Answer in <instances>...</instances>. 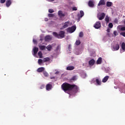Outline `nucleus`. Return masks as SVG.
Listing matches in <instances>:
<instances>
[{"label": "nucleus", "mask_w": 125, "mask_h": 125, "mask_svg": "<svg viewBox=\"0 0 125 125\" xmlns=\"http://www.w3.org/2000/svg\"><path fill=\"white\" fill-rule=\"evenodd\" d=\"M62 88L64 92L70 91V90H73L74 92H78V90H79L77 85L69 84L67 83H63L62 85Z\"/></svg>", "instance_id": "obj_1"}, {"label": "nucleus", "mask_w": 125, "mask_h": 125, "mask_svg": "<svg viewBox=\"0 0 125 125\" xmlns=\"http://www.w3.org/2000/svg\"><path fill=\"white\" fill-rule=\"evenodd\" d=\"M53 36L55 38H57V39H63V38H65V31H60L59 34L54 32H53Z\"/></svg>", "instance_id": "obj_2"}, {"label": "nucleus", "mask_w": 125, "mask_h": 125, "mask_svg": "<svg viewBox=\"0 0 125 125\" xmlns=\"http://www.w3.org/2000/svg\"><path fill=\"white\" fill-rule=\"evenodd\" d=\"M77 27L75 26H72L71 27H68L66 29L67 33H74L76 31Z\"/></svg>", "instance_id": "obj_3"}, {"label": "nucleus", "mask_w": 125, "mask_h": 125, "mask_svg": "<svg viewBox=\"0 0 125 125\" xmlns=\"http://www.w3.org/2000/svg\"><path fill=\"white\" fill-rule=\"evenodd\" d=\"M105 16H106V14L104 13H102L101 14H98L97 18L99 20H103L104 18H105Z\"/></svg>", "instance_id": "obj_4"}, {"label": "nucleus", "mask_w": 125, "mask_h": 125, "mask_svg": "<svg viewBox=\"0 0 125 125\" xmlns=\"http://www.w3.org/2000/svg\"><path fill=\"white\" fill-rule=\"evenodd\" d=\"M94 28L95 29H100V28H101V22L100 21H97L94 25Z\"/></svg>", "instance_id": "obj_5"}, {"label": "nucleus", "mask_w": 125, "mask_h": 125, "mask_svg": "<svg viewBox=\"0 0 125 125\" xmlns=\"http://www.w3.org/2000/svg\"><path fill=\"white\" fill-rule=\"evenodd\" d=\"M112 47L113 48V50L114 51H116L120 49V45L119 44V43H117L113 45Z\"/></svg>", "instance_id": "obj_6"}, {"label": "nucleus", "mask_w": 125, "mask_h": 125, "mask_svg": "<svg viewBox=\"0 0 125 125\" xmlns=\"http://www.w3.org/2000/svg\"><path fill=\"white\" fill-rule=\"evenodd\" d=\"M69 23V21L65 22L62 27L61 28V30H64V29H66V28H67Z\"/></svg>", "instance_id": "obj_7"}, {"label": "nucleus", "mask_w": 125, "mask_h": 125, "mask_svg": "<svg viewBox=\"0 0 125 125\" xmlns=\"http://www.w3.org/2000/svg\"><path fill=\"white\" fill-rule=\"evenodd\" d=\"M88 64L90 66H93L95 64V60L94 59H91L88 62Z\"/></svg>", "instance_id": "obj_8"}, {"label": "nucleus", "mask_w": 125, "mask_h": 125, "mask_svg": "<svg viewBox=\"0 0 125 125\" xmlns=\"http://www.w3.org/2000/svg\"><path fill=\"white\" fill-rule=\"evenodd\" d=\"M58 15L60 17V18H62V17H64L65 14H63V12L60 10L58 11Z\"/></svg>", "instance_id": "obj_9"}, {"label": "nucleus", "mask_w": 125, "mask_h": 125, "mask_svg": "<svg viewBox=\"0 0 125 125\" xmlns=\"http://www.w3.org/2000/svg\"><path fill=\"white\" fill-rule=\"evenodd\" d=\"M105 0H100L99 3L98 4V6H100V5H105Z\"/></svg>", "instance_id": "obj_10"}, {"label": "nucleus", "mask_w": 125, "mask_h": 125, "mask_svg": "<svg viewBox=\"0 0 125 125\" xmlns=\"http://www.w3.org/2000/svg\"><path fill=\"white\" fill-rule=\"evenodd\" d=\"M12 2L11 0H7L6 1V6L7 7H9L10 5H11Z\"/></svg>", "instance_id": "obj_11"}, {"label": "nucleus", "mask_w": 125, "mask_h": 125, "mask_svg": "<svg viewBox=\"0 0 125 125\" xmlns=\"http://www.w3.org/2000/svg\"><path fill=\"white\" fill-rule=\"evenodd\" d=\"M52 40V37L50 35H47L45 37V42H49V41H51Z\"/></svg>", "instance_id": "obj_12"}, {"label": "nucleus", "mask_w": 125, "mask_h": 125, "mask_svg": "<svg viewBox=\"0 0 125 125\" xmlns=\"http://www.w3.org/2000/svg\"><path fill=\"white\" fill-rule=\"evenodd\" d=\"M52 88V84H47L46 85V90H50Z\"/></svg>", "instance_id": "obj_13"}, {"label": "nucleus", "mask_w": 125, "mask_h": 125, "mask_svg": "<svg viewBox=\"0 0 125 125\" xmlns=\"http://www.w3.org/2000/svg\"><path fill=\"white\" fill-rule=\"evenodd\" d=\"M84 15V13L83 12V11H80V14H78V18H82Z\"/></svg>", "instance_id": "obj_14"}, {"label": "nucleus", "mask_w": 125, "mask_h": 125, "mask_svg": "<svg viewBox=\"0 0 125 125\" xmlns=\"http://www.w3.org/2000/svg\"><path fill=\"white\" fill-rule=\"evenodd\" d=\"M38 51H39V48L37 47H35L33 48V52H34L33 55H36V54L38 53Z\"/></svg>", "instance_id": "obj_15"}, {"label": "nucleus", "mask_w": 125, "mask_h": 125, "mask_svg": "<svg viewBox=\"0 0 125 125\" xmlns=\"http://www.w3.org/2000/svg\"><path fill=\"white\" fill-rule=\"evenodd\" d=\"M75 69V66H69L66 67V70L68 71H72Z\"/></svg>", "instance_id": "obj_16"}, {"label": "nucleus", "mask_w": 125, "mask_h": 125, "mask_svg": "<svg viewBox=\"0 0 125 125\" xmlns=\"http://www.w3.org/2000/svg\"><path fill=\"white\" fill-rule=\"evenodd\" d=\"M43 71H44V67H39L37 69V72L38 73H42V72H43Z\"/></svg>", "instance_id": "obj_17"}, {"label": "nucleus", "mask_w": 125, "mask_h": 125, "mask_svg": "<svg viewBox=\"0 0 125 125\" xmlns=\"http://www.w3.org/2000/svg\"><path fill=\"white\" fill-rule=\"evenodd\" d=\"M88 5L90 7H93V6H94V4L93 3V1L91 0H89L88 2Z\"/></svg>", "instance_id": "obj_18"}, {"label": "nucleus", "mask_w": 125, "mask_h": 125, "mask_svg": "<svg viewBox=\"0 0 125 125\" xmlns=\"http://www.w3.org/2000/svg\"><path fill=\"white\" fill-rule=\"evenodd\" d=\"M109 76H106L105 77H104V78L103 79L102 82L103 83H106V82H107V81H108V80H109Z\"/></svg>", "instance_id": "obj_19"}, {"label": "nucleus", "mask_w": 125, "mask_h": 125, "mask_svg": "<svg viewBox=\"0 0 125 125\" xmlns=\"http://www.w3.org/2000/svg\"><path fill=\"white\" fill-rule=\"evenodd\" d=\"M96 82L97 83V85H101V80L99 79H96Z\"/></svg>", "instance_id": "obj_20"}, {"label": "nucleus", "mask_w": 125, "mask_h": 125, "mask_svg": "<svg viewBox=\"0 0 125 125\" xmlns=\"http://www.w3.org/2000/svg\"><path fill=\"white\" fill-rule=\"evenodd\" d=\"M48 61H50V58L48 57L44 58L43 59V63H45V62H48Z\"/></svg>", "instance_id": "obj_21"}, {"label": "nucleus", "mask_w": 125, "mask_h": 125, "mask_svg": "<svg viewBox=\"0 0 125 125\" xmlns=\"http://www.w3.org/2000/svg\"><path fill=\"white\" fill-rule=\"evenodd\" d=\"M105 21L106 24H108V23H109V22L110 21V18H109V17H108V16H106V17L105 18Z\"/></svg>", "instance_id": "obj_22"}, {"label": "nucleus", "mask_w": 125, "mask_h": 125, "mask_svg": "<svg viewBox=\"0 0 125 125\" xmlns=\"http://www.w3.org/2000/svg\"><path fill=\"white\" fill-rule=\"evenodd\" d=\"M102 63V58L100 57L97 61V64H101Z\"/></svg>", "instance_id": "obj_23"}, {"label": "nucleus", "mask_w": 125, "mask_h": 125, "mask_svg": "<svg viewBox=\"0 0 125 125\" xmlns=\"http://www.w3.org/2000/svg\"><path fill=\"white\" fill-rule=\"evenodd\" d=\"M112 4L113 3L112 2L107 1L106 2V6H107V7H110V6H112Z\"/></svg>", "instance_id": "obj_24"}, {"label": "nucleus", "mask_w": 125, "mask_h": 125, "mask_svg": "<svg viewBox=\"0 0 125 125\" xmlns=\"http://www.w3.org/2000/svg\"><path fill=\"white\" fill-rule=\"evenodd\" d=\"M46 48L47 49V50H48V51H50V50H51V49H52V46H51V45L49 44L47 46Z\"/></svg>", "instance_id": "obj_25"}, {"label": "nucleus", "mask_w": 125, "mask_h": 125, "mask_svg": "<svg viewBox=\"0 0 125 125\" xmlns=\"http://www.w3.org/2000/svg\"><path fill=\"white\" fill-rule=\"evenodd\" d=\"M121 47L123 49V50H124V51H125V42H122V44H121Z\"/></svg>", "instance_id": "obj_26"}, {"label": "nucleus", "mask_w": 125, "mask_h": 125, "mask_svg": "<svg viewBox=\"0 0 125 125\" xmlns=\"http://www.w3.org/2000/svg\"><path fill=\"white\" fill-rule=\"evenodd\" d=\"M38 56H39L40 58H42V51H40L38 53Z\"/></svg>", "instance_id": "obj_27"}, {"label": "nucleus", "mask_w": 125, "mask_h": 125, "mask_svg": "<svg viewBox=\"0 0 125 125\" xmlns=\"http://www.w3.org/2000/svg\"><path fill=\"white\" fill-rule=\"evenodd\" d=\"M75 44L76 45H80L81 44V41L80 40H77Z\"/></svg>", "instance_id": "obj_28"}, {"label": "nucleus", "mask_w": 125, "mask_h": 125, "mask_svg": "<svg viewBox=\"0 0 125 125\" xmlns=\"http://www.w3.org/2000/svg\"><path fill=\"white\" fill-rule=\"evenodd\" d=\"M39 48L41 50H44V48H45V46L44 45L40 46Z\"/></svg>", "instance_id": "obj_29"}, {"label": "nucleus", "mask_w": 125, "mask_h": 125, "mask_svg": "<svg viewBox=\"0 0 125 125\" xmlns=\"http://www.w3.org/2000/svg\"><path fill=\"white\" fill-rule=\"evenodd\" d=\"M42 63H43V60L39 59L38 60V63L39 64V65H41Z\"/></svg>", "instance_id": "obj_30"}, {"label": "nucleus", "mask_w": 125, "mask_h": 125, "mask_svg": "<svg viewBox=\"0 0 125 125\" xmlns=\"http://www.w3.org/2000/svg\"><path fill=\"white\" fill-rule=\"evenodd\" d=\"M79 37H80V38H83V32H81L79 33Z\"/></svg>", "instance_id": "obj_31"}, {"label": "nucleus", "mask_w": 125, "mask_h": 125, "mask_svg": "<svg viewBox=\"0 0 125 125\" xmlns=\"http://www.w3.org/2000/svg\"><path fill=\"white\" fill-rule=\"evenodd\" d=\"M43 74L45 77H48V73H47V72L44 71Z\"/></svg>", "instance_id": "obj_32"}, {"label": "nucleus", "mask_w": 125, "mask_h": 125, "mask_svg": "<svg viewBox=\"0 0 125 125\" xmlns=\"http://www.w3.org/2000/svg\"><path fill=\"white\" fill-rule=\"evenodd\" d=\"M48 12H49V13H53V12H54V10H53V9H49L48 10Z\"/></svg>", "instance_id": "obj_33"}, {"label": "nucleus", "mask_w": 125, "mask_h": 125, "mask_svg": "<svg viewBox=\"0 0 125 125\" xmlns=\"http://www.w3.org/2000/svg\"><path fill=\"white\" fill-rule=\"evenodd\" d=\"M48 16L49 17H54V14H48Z\"/></svg>", "instance_id": "obj_34"}, {"label": "nucleus", "mask_w": 125, "mask_h": 125, "mask_svg": "<svg viewBox=\"0 0 125 125\" xmlns=\"http://www.w3.org/2000/svg\"><path fill=\"white\" fill-rule=\"evenodd\" d=\"M73 11H76L78 10V8H77V7H74L72 8Z\"/></svg>", "instance_id": "obj_35"}, {"label": "nucleus", "mask_w": 125, "mask_h": 125, "mask_svg": "<svg viewBox=\"0 0 125 125\" xmlns=\"http://www.w3.org/2000/svg\"><path fill=\"white\" fill-rule=\"evenodd\" d=\"M108 27L109 28H113V23H109V24H108Z\"/></svg>", "instance_id": "obj_36"}, {"label": "nucleus", "mask_w": 125, "mask_h": 125, "mask_svg": "<svg viewBox=\"0 0 125 125\" xmlns=\"http://www.w3.org/2000/svg\"><path fill=\"white\" fill-rule=\"evenodd\" d=\"M113 34L114 35V37H116V36H118V32L116 31H114Z\"/></svg>", "instance_id": "obj_37"}, {"label": "nucleus", "mask_w": 125, "mask_h": 125, "mask_svg": "<svg viewBox=\"0 0 125 125\" xmlns=\"http://www.w3.org/2000/svg\"><path fill=\"white\" fill-rule=\"evenodd\" d=\"M68 49H69V51H71V49H72V47H71V44H69V45H68Z\"/></svg>", "instance_id": "obj_38"}, {"label": "nucleus", "mask_w": 125, "mask_h": 125, "mask_svg": "<svg viewBox=\"0 0 125 125\" xmlns=\"http://www.w3.org/2000/svg\"><path fill=\"white\" fill-rule=\"evenodd\" d=\"M6 0H0V3H4L5 2Z\"/></svg>", "instance_id": "obj_39"}, {"label": "nucleus", "mask_w": 125, "mask_h": 125, "mask_svg": "<svg viewBox=\"0 0 125 125\" xmlns=\"http://www.w3.org/2000/svg\"><path fill=\"white\" fill-rule=\"evenodd\" d=\"M120 35L121 36H123V37H125V32H122L120 33Z\"/></svg>", "instance_id": "obj_40"}, {"label": "nucleus", "mask_w": 125, "mask_h": 125, "mask_svg": "<svg viewBox=\"0 0 125 125\" xmlns=\"http://www.w3.org/2000/svg\"><path fill=\"white\" fill-rule=\"evenodd\" d=\"M121 31H125V26L122 27L121 28Z\"/></svg>", "instance_id": "obj_41"}, {"label": "nucleus", "mask_w": 125, "mask_h": 125, "mask_svg": "<svg viewBox=\"0 0 125 125\" xmlns=\"http://www.w3.org/2000/svg\"><path fill=\"white\" fill-rule=\"evenodd\" d=\"M71 80H72V81H76V76H73V77L72 78Z\"/></svg>", "instance_id": "obj_42"}, {"label": "nucleus", "mask_w": 125, "mask_h": 125, "mask_svg": "<svg viewBox=\"0 0 125 125\" xmlns=\"http://www.w3.org/2000/svg\"><path fill=\"white\" fill-rule=\"evenodd\" d=\"M41 89H42V88H44V85H42L41 86Z\"/></svg>", "instance_id": "obj_43"}, {"label": "nucleus", "mask_w": 125, "mask_h": 125, "mask_svg": "<svg viewBox=\"0 0 125 125\" xmlns=\"http://www.w3.org/2000/svg\"><path fill=\"white\" fill-rule=\"evenodd\" d=\"M47 1H54L55 0H46Z\"/></svg>", "instance_id": "obj_44"}, {"label": "nucleus", "mask_w": 125, "mask_h": 125, "mask_svg": "<svg viewBox=\"0 0 125 125\" xmlns=\"http://www.w3.org/2000/svg\"><path fill=\"white\" fill-rule=\"evenodd\" d=\"M33 42L34 43H36V42H37V41H36L35 39L33 40Z\"/></svg>", "instance_id": "obj_45"}, {"label": "nucleus", "mask_w": 125, "mask_h": 125, "mask_svg": "<svg viewBox=\"0 0 125 125\" xmlns=\"http://www.w3.org/2000/svg\"><path fill=\"white\" fill-rule=\"evenodd\" d=\"M107 32H108V33H110V29H107Z\"/></svg>", "instance_id": "obj_46"}, {"label": "nucleus", "mask_w": 125, "mask_h": 125, "mask_svg": "<svg viewBox=\"0 0 125 125\" xmlns=\"http://www.w3.org/2000/svg\"><path fill=\"white\" fill-rule=\"evenodd\" d=\"M50 79H51V80H53V79H55V77H51Z\"/></svg>", "instance_id": "obj_47"}, {"label": "nucleus", "mask_w": 125, "mask_h": 125, "mask_svg": "<svg viewBox=\"0 0 125 125\" xmlns=\"http://www.w3.org/2000/svg\"><path fill=\"white\" fill-rule=\"evenodd\" d=\"M45 21H48V19L45 18Z\"/></svg>", "instance_id": "obj_48"}, {"label": "nucleus", "mask_w": 125, "mask_h": 125, "mask_svg": "<svg viewBox=\"0 0 125 125\" xmlns=\"http://www.w3.org/2000/svg\"><path fill=\"white\" fill-rule=\"evenodd\" d=\"M59 48V46H58L57 47V50H58V49Z\"/></svg>", "instance_id": "obj_49"}, {"label": "nucleus", "mask_w": 125, "mask_h": 125, "mask_svg": "<svg viewBox=\"0 0 125 125\" xmlns=\"http://www.w3.org/2000/svg\"><path fill=\"white\" fill-rule=\"evenodd\" d=\"M58 72H56V74H58Z\"/></svg>", "instance_id": "obj_50"}, {"label": "nucleus", "mask_w": 125, "mask_h": 125, "mask_svg": "<svg viewBox=\"0 0 125 125\" xmlns=\"http://www.w3.org/2000/svg\"><path fill=\"white\" fill-rule=\"evenodd\" d=\"M79 20H80V18H79Z\"/></svg>", "instance_id": "obj_51"}]
</instances>
